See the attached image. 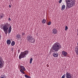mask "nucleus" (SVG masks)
<instances>
[{"mask_svg": "<svg viewBox=\"0 0 78 78\" xmlns=\"http://www.w3.org/2000/svg\"><path fill=\"white\" fill-rule=\"evenodd\" d=\"M51 24V22H49L48 23V25H50Z\"/></svg>", "mask_w": 78, "mask_h": 78, "instance_id": "nucleus-22", "label": "nucleus"}, {"mask_svg": "<svg viewBox=\"0 0 78 78\" xmlns=\"http://www.w3.org/2000/svg\"><path fill=\"white\" fill-rule=\"evenodd\" d=\"M27 41L30 43H32V44H34L35 43V39L33 38V37L31 36H29L27 37Z\"/></svg>", "mask_w": 78, "mask_h": 78, "instance_id": "nucleus-5", "label": "nucleus"}, {"mask_svg": "<svg viewBox=\"0 0 78 78\" xmlns=\"http://www.w3.org/2000/svg\"><path fill=\"white\" fill-rule=\"evenodd\" d=\"M53 56L54 57H58V54L56 52H54L53 53Z\"/></svg>", "mask_w": 78, "mask_h": 78, "instance_id": "nucleus-12", "label": "nucleus"}, {"mask_svg": "<svg viewBox=\"0 0 78 78\" xmlns=\"http://www.w3.org/2000/svg\"><path fill=\"white\" fill-rule=\"evenodd\" d=\"M5 14H3V13H1L0 14V19H2L4 17Z\"/></svg>", "mask_w": 78, "mask_h": 78, "instance_id": "nucleus-13", "label": "nucleus"}, {"mask_svg": "<svg viewBox=\"0 0 78 78\" xmlns=\"http://www.w3.org/2000/svg\"><path fill=\"white\" fill-rule=\"evenodd\" d=\"M6 42L8 45H10L11 43V41L9 40H8Z\"/></svg>", "mask_w": 78, "mask_h": 78, "instance_id": "nucleus-14", "label": "nucleus"}, {"mask_svg": "<svg viewBox=\"0 0 78 78\" xmlns=\"http://www.w3.org/2000/svg\"><path fill=\"white\" fill-rule=\"evenodd\" d=\"M65 74H64L61 77V78H65Z\"/></svg>", "mask_w": 78, "mask_h": 78, "instance_id": "nucleus-24", "label": "nucleus"}, {"mask_svg": "<svg viewBox=\"0 0 78 78\" xmlns=\"http://www.w3.org/2000/svg\"><path fill=\"white\" fill-rule=\"evenodd\" d=\"M3 59L2 56H0V67H2V66H3Z\"/></svg>", "mask_w": 78, "mask_h": 78, "instance_id": "nucleus-8", "label": "nucleus"}, {"mask_svg": "<svg viewBox=\"0 0 78 78\" xmlns=\"http://www.w3.org/2000/svg\"><path fill=\"white\" fill-rule=\"evenodd\" d=\"M33 61V58H31L30 59V64H31L32 62V61Z\"/></svg>", "mask_w": 78, "mask_h": 78, "instance_id": "nucleus-20", "label": "nucleus"}, {"mask_svg": "<svg viewBox=\"0 0 78 78\" xmlns=\"http://www.w3.org/2000/svg\"><path fill=\"white\" fill-rule=\"evenodd\" d=\"M24 34V33H22L23 36Z\"/></svg>", "mask_w": 78, "mask_h": 78, "instance_id": "nucleus-31", "label": "nucleus"}, {"mask_svg": "<svg viewBox=\"0 0 78 78\" xmlns=\"http://www.w3.org/2000/svg\"><path fill=\"white\" fill-rule=\"evenodd\" d=\"M61 44L58 42H56L53 45L52 48L55 51H58L60 48H62Z\"/></svg>", "mask_w": 78, "mask_h": 78, "instance_id": "nucleus-2", "label": "nucleus"}, {"mask_svg": "<svg viewBox=\"0 0 78 78\" xmlns=\"http://www.w3.org/2000/svg\"><path fill=\"white\" fill-rule=\"evenodd\" d=\"M62 0H60L59 1V3H62Z\"/></svg>", "mask_w": 78, "mask_h": 78, "instance_id": "nucleus-25", "label": "nucleus"}, {"mask_svg": "<svg viewBox=\"0 0 78 78\" xmlns=\"http://www.w3.org/2000/svg\"><path fill=\"white\" fill-rule=\"evenodd\" d=\"M58 30L56 29H54L52 30V34H57Z\"/></svg>", "mask_w": 78, "mask_h": 78, "instance_id": "nucleus-10", "label": "nucleus"}, {"mask_svg": "<svg viewBox=\"0 0 78 78\" xmlns=\"http://www.w3.org/2000/svg\"><path fill=\"white\" fill-rule=\"evenodd\" d=\"M75 51L76 55H78V46H77L75 48Z\"/></svg>", "mask_w": 78, "mask_h": 78, "instance_id": "nucleus-11", "label": "nucleus"}, {"mask_svg": "<svg viewBox=\"0 0 78 78\" xmlns=\"http://www.w3.org/2000/svg\"><path fill=\"white\" fill-rule=\"evenodd\" d=\"M9 21H11V19H10V18H9Z\"/></svg>", "mask_w": 78, "mask_h": 78, "instance_id": "nucleus-27", "label": "nucleus"}, {"mask_svg": "<svg viewBox=\"0 0 78 78\" xmlns=\"http://www.w3.org/2000/svg\"><path fill=\"white\" fill-rule=\"evenodd\" d=\"M65 8H66V5H63L62 6V11H63V10H64V9H65Z\"/></svg>", "mask_w": 78, "mask_h": 78, "instance_id": "nucleus-15", "label": "nucleus"}, {"mask_svg": "<svg viewBox=\"0 0 78 78\" xmlns=\"http://www.w3.org/2000/svg\"><path fill=\"white\" fill-rule=\"evenodd\" d=\"M28 54V51H26L23 52H21V54L19 56V59H21L22 58H25L26 56H27Z\"/></svg>", "mask_w": 78, "mask_h": 78, "instance_id": "nucleus-4", "label": "nucleus"}, {"mask_svg": "<svg viewBox=\"0 0 78 78\" xmlns=\"http://www.w3.org/2000/svg\"><path fill=\"white\" fill-rule=\"evenodd\" d=\"M47 66L48 67H49V65H48V64H47Z\"/></svg>", "mask_w": 78, "mask_h": 78, "instance_id": "nucleus-29", "label": "nucleus"}, {"mask_svg": "<svg viewBox=\"0 0 78 78\" xmlns=\"http://www.w3.org/2000/svg\"><path fill=\"white\" fill-rule=\"evenodd\" d=\"M1 78H6V77L5 75H3V76Z\"/></svg>", "mask_w": 78, "mask_h": 78, "instance_id": "nucleus-21", "label": "nucleus"}, {"mask_svg": "<svg viewBox=\"0 0 78 78\" xmlns=\"http://www.w3.org/2000/svg\"><path fill=\"white\" fill-rule=\"evenodd\" d=\"M42 23H46V20L45 19H43L42 20Z\"/></svg>", "mask_w": 78, "mask_h": 78, "instance_id": "nucleus-17", "label": "nucleus"}, {"mask_svg": "<svg viewBox=\"0 0 78 78\" xmlns=\"http://www.w3.org/2000/svg\"><path fill=\"white\" fill-rule=\"evenodd\" d=\"M77 45H78V43H77Z\"/></svg>", "mask_w": 78, "mask_h": 78, "instance_id": "nucleus-32", "label": "nucleus"}, {"mask_svg": "<svg viewBox=\"0 0 78 78\" xmlns=\"http://www.w3.org/2000/svg\"><path fill=\"white\" fill-rule=\"evenodd\" d=\"M20 72L22 73H23V74H25V72H24V71H25L26 70V69H25V67L24 66H20Z\"/></svg>", "mask_w": 78, "mask_h": 78, "instance_id": "nucleus-6", "label": "nucleus"}, {"mask_svg": "<svg viewBox=\"0 0 78 78\" xmlns=\"http://www.w3.org/2000/svg\"><path fill=\"white\" fill-rule=\"evenodd\" d=\"M2 37V36L0 35V41L1 40V38Z\"/></svg>", "mask_w": 78, "mask_h": 78, "instance_id": "nucleus-28", "label": "nucleus"}, {"mask_svg": "<svg viewBox=\"0 0 78 78\" xmlns=\"http://www.w3.org/2000/svg\"><path fill=\"white\" fill-rule=\"evenodd\" d=\"M15 45V42L14 41H12L11 43V45L14 46Z\"/></svg>", "mask_w": 78, "mask_h": 78, "instance_id": "nucleus-18", "label": "nucleus"}, {"mask_svg": "<svg viewBox=\"0 0 78 78\" xmlns=\"http://www.w3.org/2000/svg\"><path fill=\"white\" fill-rule=\"evenodd\" d=\"M20 50H18V53H20Z\"/></svg>", "mask_w": 78, "mask_h": 78, "instance_id": "nucleus-26", "label": "nucleus"}, {"mask_svg": "<svg viewBox=\"0 0 78 78\" xmlns=\"http://www.w3.org/2000/svg\"><path fill=\"white\" fill-rule=\"evenodd\" d=\"M67 4L66 6L69 8H70L73 6L74 5V2L73 0H65Z\"/></svg>", "mask_w": 78, "mask_h": 78, "instance_id": "nucleus-3", "label": "nucleus"}, {"mask_svg": "<svg viewBox=\"0 0 78 78\" xmlns=\"http://www.w3.org/2000/svg\"><path fill=\"white\" fill-rule=\"evenodd\" d=\"M24 76L26 78H31V77H30L29 76H27V75H24Z\"/></svg>", "mask_w": 78, "mask_h": 78, "instance_id": "nucleus-19", "label": "nucleus"}, {"mask_svg": "<svg viewBox=\"0 0 78 78\" xmlns=\"http://www.w3.org/2000/svg\"><path fill=\"white\" fill-rule=\"evenodd\" d=\"M16 39H20V34H17L16 36Z\"/></svg>", "mask_w": 78, "mask_h": 78, "instance_id": "nucleus-16", "label": "nucleus"}, {"mask_svg": "<svg viewBox=\"0 0 78 78\" xmlns=\"http://www.w3.org/2000/svg\"><path fill=\"white\" fill-rule=\"evenodd\" d=\"M62 53L64 57L66 56L67 55V52H66V51H62Z\"/></svg>", "mask_w": 78, "mask_h": 78, "instance_id": "nucleus-9", "label": "nucleus"}, {"mask_svg": "<svg viewBox=\"0 0 78 78\" xmlns=\"http://www.w3.org/2000/svg\"><path fill=\"white\" fill-rule=\"evenodd\" d=\"M67 29H68V27H67V26H66L65 27V31H67Z\"/></svg>", "mask_w": 78, "mask_h": 78, "instance_id": "nucleus-23", "label": "nucleus"}, {"mask_svg": "<svg viewBox=\"0 0 78 78\" xmlns=\"http://www.w3.org/2000/svg\"><path fill=\"white\" fill-rule=\"evenodd\" d=\"M12 29L11 26H10L9 27L8 23H5L4 25L2 26V29L3 30L5 34L6 35H7L8 31L9 34L10 33Z\"/></svg>", "mask_w": 78, "mask_h": 78, "instance_id": "nucleus-1", "label": "nucleus"}, {"mask_svg": "<svg viewBox=\"0 0 78 78\" xmlns=\"http://www.w3.org/2000/svg\"><path fill=\"white\" fill-rule=\"evenodd\" d=\"M66 78H72V76L70 73L69 72H66Z\"/></svg>", "mask_w": 78, "mask_h": 78, "instance_id": "nucleus-7", "label": "nucleus"}, {"mask_svg": "<svg viewBox=\"0 0 78 78\" xmlns=\"http://www.w3.org/2000/svg\"><path fill=\"white\" fill-rule=\"evenodd\" d=\"M9 8H11V6L10 5H9Z\"/></svg>", "mask_w": 78, "mask_h": 78, "instance_id": "nucleus-30", "label": "nucleus"}]
</instances>
